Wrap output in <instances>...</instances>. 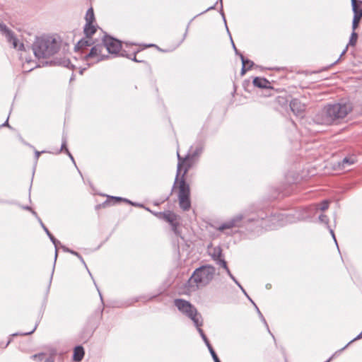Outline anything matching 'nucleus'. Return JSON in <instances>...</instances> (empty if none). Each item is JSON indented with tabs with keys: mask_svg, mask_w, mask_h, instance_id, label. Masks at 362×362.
Returning <instances> with one entry per match:
<instances>
[{
	"mask_svg": "<svg viewBox=\"0 0 362 362\" xmlns=\"http://www.w3.org/2000/svg\"><path fill=\"white\" fill-rule=\"evenodd\" d=\"M352 110L350 103L341 101L325 105L314 117L315 123L322 125L339 124Z\"/></svg>",
	"mask_w": 362,
	"mask_h": 362,
	"instance_id": "nucleus-1",
	"label": "nucleus"
},
{
	"mask_svg": "<svg viewBox=\"0 0 362 362\" xmlns=\"http://www.w3.org/2000/svg\"><path fill=\"white\" fill-rule=\"evenodd\" d=\"M177 156L178 163L173 189L179 182L178 199L180 207L183 211H189L191 208V202L189 199L190 189L189 184H187L185 180V175L191 167V164L189 163V161L191 160L189 158V154L188 153L184 158L181 157L178 152L177 153Z\"/></svg>",
	"mask_w": 362,
	"mask_h": 362,
	"instance_id": "nucleus-2",
	"label": "nucleus"
},
{
	"mask_svg": "<svg viewBox=\"0 0 362 362\" xmlns=\"http://www.w3.org/2000/svg\"><path fill=\"white\" fill-rule=\"evenodd\" d=\"M263 213L259 215L257 218H249L248 222H255L262 228L266 230H274L278 227L283 226L288 223H295L298 221H304L310 217V215H303L298 213V211L294 214L279 213L272 214L270 216H263Z\"/></svg>",
	"mask_w": 362,
	"mask_h": 362,
	"instance_id": "nucleus-3",
	"label": "nucleus"
},
{
	"mask_svg": "<svg viewBox=\"0 0 362 362\" xmlns=\"http://www.w3.org/2000/svg\"><path fill=\"white\" fill-rule=\"evenodd\" d=\"M216 269L213 266L204 265L196 269L187 281V288L195 291L208 285L214 279Z\"/></svg>",
	"mask_w": 362,
	"mask_h": 362,
	"instance_id": "nucleus-4",
	"label": "nucleus"
},
{
	"mask_svg": "<svg viewBox=\"0 0 362 362\" xmlns=\"http://www.w3.org/2000/svg\"><path fill=\"white\" fill-rule=\"evenodd\" d=\"M59 42L52 37H37L32 45L34 55L37 59L53 56L59 51Z\"/></svg>",
	"mask_w": 362,
	"mask_h": 362,
	"instance_id": "nucleus-5",
	"label": "nucleus"
},
{
	"mask_svg": "<svg viewBox=\"0 0 362 362\" xmlns=\"http://www.w3.org/2000/svg\"><path fill=\"white\" fill-rule=\"evenodd\" d=\"M174 305L182 314L189 318L194 326L203 325L202 315L190 302L182 298H176L174 300Z\"/></svg>",
	"mask_w": 362,
	"mask_h": 362,
	"instance_id": "nucleus-6",
	"label": "nucleus"
},
{
	"mask_svg": "<svg viewBox=\"0 0 362 362\" xmlns=\"http://www.w3.org/2000/svg\"><path fill=\"white\" fill-rule=\"evenodd\" d=\"M110 54H117L122 49V42L110 35H105L101 43Z\"/></svg>",
	"mask_w": 362,
	"mask_h": 362,
	"instance_id": "nucleus-7",
	"label": "nucleus"
},
{
	"mask_svg": "<svg viewBox=\"0 0 362 362\" xmlns=\"http://www.w3.org/2000/svg\"><path fill=\"white\" fill-rule=\"evenodd\" d=\"M104 46L102 44H98L93 46L90 52L85 55L86 60L90 59L93 60V63L99 62L107 58L108 56L103 53Z\"/></svg>",
	"mask_w": 362,
	"mask_h": 362,
	"instance_id": "nucleus-8",
	"label": "nucleus"
},
{
	"mask_svg": "<svg viewBox=\"0 0 362 362\" xmlns=\"http://www.w3.org/2000/svg\"><path fill=\"white\" fill-rule=\"evenodd\" d=\"M0 32L5 35L7 41L12 44L13 48L19 50H23L25 49L24 45L23 43H18V41L15 37L13 33L9 30L5 24L0 23Z\"/></svg>",
	"mask_w": 362,
	"mask_h": 362,
	"instance_id": "nucleus-9",
	"label": "nucleus"
},
{
	"mask_svg": "<svg viewBox=\"0 0 362 362\" xmlns=\"http://www.w3.org/2000/svg\"><path fill=\"white\" fill-rule=\"evenodd\" d=\"M329 207V202L327 200H324L321 202L320 205L313 204L308 206L305 208H303L298 211V213H300L303 215H310V217L306 218L305 220L311 218L316 212L318 211L319 209L321 211H325Z\"/></svg>",
	"mask_w": 362,
	"mask_h": 362,
	"instance_id": "nucleus-10",
	"label": "nucleus"
},
{
	"mask_svg": "<svg viewBox=\"0 0 362 362\" xmlns=\"http://www.w3.org/2000/svg\"><path fill=\"white\" fill-rule=\"evenodd\" d=\"M243 219V216L241 214H238L228 221L224 222L219 226L218 230L220 231H224L228 229H232L233 228L240 227L241 221Z\"/></svg>",
	"mask_w": 362,
	"mask_h": 362,
	"instance_id": "nucleus-11",
	"label": "nucleus"
},
{
	"mask_svg": "<svg viewBox=\"0 0 362 362\" xmlns=\"http://www.w3.org/2000/svg\"><path fill=\"white\" fill-rule=\"evenodd\" d=\"M352 10L354 11V18L352 21V29L355 30L358 26L360 20L362 17V10H358L357 0H351Z\"/></svg>",
	"mask_w": 362,
	"mask_h": 362,
	"instance_id": "nucleus-12",
	"label": "nucleus"
},
{
	"mask_svg": "<svg viewBox=\"0 0 362 362\" xmlns=\"http://www.w3.org/2000/svg\"><path fill=\"white\" fill-rule=\"evenodd\" d=\"M290 107L291 111L296 115H301L305 109V106L298 99L294 98L290 102Z\"/></svg>",
	"mask_w": 362,
	"mask_h": 362,
	"instance_id": "nucleus-13",
	"label": "nucleus"
},
{
	"mask_svg": "<svg viewBox=\"0 0 362 362\" xmlns=\"http://www.w3.org/2000/svg\"><path fill=\"white\" fill-rule=\"evenodd\" d=\"M253 85L260 88H271L270 82L265 78L255 77L253 79Z\"/></svg>",
	"mask_w": 362,
	"mask_h": 362,
	"instance_id": "nucleus-14",
	"label": "nucleus"
},
{
	"mask_svg": "<svg viewBox=\"0 0 362 362\" xmlns=\"http://www.w3.org/2000/svg\"><path fill=\"white\" fill-rule=\"evenodd\" d=\"M155 216L158 218H162L169 223L173 224L175 221V215L170 211L166 212H159L158 214H155Z\"/></svg>",
	"mask_w": 362,
	"mask_h": 362,
	"instance_id": "nucleus-15",
	"label": "nucleus"
},
{
	"mask_svg": "<svg viewBox=\"0 0 362 362\" xmlns=\"http://www.w3.org/2000/svg\"><path fill=\"white\" fill-rule=\"evenodd\" d=\"M203 149H204V146H203L202 144H198L194 148V149H193V147L191 146V148H190V149L189 151V153H188V154H189L190 160H192L196 157L199 156L201 155V153H202Z\"/></svg>",
	"mask_w": 362,
	"mask_h": 362,
	"instance_id": "nucleus-16",
	"label": "nucleus"
},
{
	"mask_svg": "<svg viewBox=\"0 0 362 362\" xmlns=\"http://www.w3.org/2000/svg\"><path fill=\"white\" fill-rule=\"evenodd\" d=\"M84 349L81 346H77L74 348L73 360L76 362L81 361L84 356Z\"/></svg>",
	"mask_w": 362,
	"mask_h": 362,
	"instance_id": "nucleus-17",
	"label": "nucleus"
},
{
	"mask_svg": "<svg viewBox=\"0 0 362 362\" xmlns=\"http://www.w3.org/2000/svg\"><path fill=\"white\" fill-rule=\"evenodd\" d=\"M92 45L91 40L88 38H83L78 42L75 46V49L83 50V49L90 47Z\"/></svg>",
	"mask_w": 362,
	"mask_h": 362,
	"instance_id": "nucleus-18",
	"label": "nucleus"
},
{
	"mask_svg": "<svg viewBox=\"0 0 362 362\" xmlns=\"http://www.w3.org/2000/svg\"><path fill=\"white\" fill-rule=\"evenodd\" d=\"M356 158L355 157L350 156V157H345L343 158V160L339 163V166L341 169H344L346 166H350L355 163Z\"/></svg>",
	"mask_w": 362,
	"mask_h": 362,
	"instance_id": "nucleus-19",
	"label": "nucleus"
},
{
	"mask_svg": "<svg viewBox=\"0 0 362 362\" xmlns=\"http://www.w3.org/2000/svg\"><path fill=\"white\" fill-rule=\"evenodd\" d=\"M96 31V29L93 23H86L84 26V33L87 38H90Z\"/></svg>",
	"mask_w": 362,
	"mask_h": 362,
	"instance_id": "nucleus-20",
	"label": "nucleus"
},
{
	"mask_svg": "<svg viewBox=\"0 0 362 362\" xmlns=\"http://www.w3.org/2000/svg\"><path fill=\"white\" fill-rule=\"evenodd\" d=\"M54 64H57V65H59V66H64V67H67V68H69L71 66V67H73L74 66H72L71 64V62L69 59L67 58H62V59H56L54 61Z\"/></svg>",
	"mask_w": 362,
	"mask_h": 362,
	"instance_id": "nucleus-21",
	"label": "nucleus"
},
{
	"mask_svg": "<svg viewBox=\"0 0 362 362\" xmlns=\"http://www.w3.org/2000/svg\"><path fill=\"white\" fill-rule=\"evenodd\" d=\"M212 259L214 261L218 260L222 258V250L220 247H215L211 254Z\"/></svg>",
	"mask_w": 362,
	"mask_h": 362,
	"instance_id": "nucleus-22",
	"label": "nucleus"
},
{
	"mask_svg": "<svg viewBox=\"0 0 362 362\" xmlns=\"http://www.w3.org/2000/svg\"><path fill=\"white\" fill-rule=\"evenodd\" d=\"M109 197L111 198L112 200H114L115 202L123 201V202H127V203H128V204H131L132 206L144 207L143 206V204L132 202V201H130V200H129L127 199L122 198V197Z\"/></svg>",
	"mask_w": 362,
	"mask_h": 362,
	"instance_id": "nucleus-23",
	"label": "nucleus"
},
{
	"mask_svg": "<svg viewBox=\"0 0 362 362\" xmlns=\"http://www.w3.org/2000/svg\"><path fill=\"white\" fill-rule=\"evenodd\" d=\"M86 23H93L95 20L94 12L92 8L88 9L86 13Z\"/></svg>",
	"mask_w": 362,
	"mask_h": 362,
	"instance_id": "nucleus-24",
	"label": "nucleus"
},
{
	"mask_svg": "<svg viewBox=\"0 0 362 362\" xmlns=\"http://www.w3.org/2000/svg\"><path fill=\"white\" fill-rule=\"evenodd\" d=\"M240 58L241 59L242 64L245 65L247 68V69H250L254 65V62L248 59H245L242 54H240Z\"/></svg>",
	"mask_w": 362,
	"mask_h": 362,
	"instance_id": "nucleus-25",
	"label": "nucleus"
},
{
	"mask_svg": "<svg viewBox=\"0 0 362 362\" xmlns=\"http://www.w3.org/2000/svg\"><path fill=\"white\" fill-rule=\"evenodd\" d=\"M66 145H67L66 136L64 134L62 136V146H61L60 149L58 151L57 153H59L61 152L66 153V149H68L66 147Z\"/></svg>",
	"mask_w": 362,
	"mask_h": 362,
	"instance_id": "nucleus-26",
	"label": "nucleus"
},
{
	"mask_svg": "<svg viewBox=\"0 0 362 362\" xmlns=\"http://www.w3.org/2000/svg\"><path fill=\"white\" fill-rule=\"evenodd\" d=\"M49 238L50 239V240L52 241V243L54 244L55 248H56V250H55V256H54V262H56L57 260V246L59 245H61L60 242L57 240L54 236L53 235H52L51 236L49 237Z\"/></svg>",
	"mask_w": 362,
	"mask_h": 362,
	"instance_id": "nucleus-27",
	"label": "nucleus"
},
{
	"mask_svg": "<svg viewBox=\"0 0 362 362\" xmlns=\"http://www.w3.org/2000/svg\"><path fill=\"white\" fill-rule=\"evenodd\" d=\"M49 238L50 239V240L52 241V243L54 244L55 248H56V250H55V256H54V262H56L57 260V246L59 245H61L60 242L57 240L54 236L53 235H52L51 236L49 237Z\"/></svg>",
	"mask_w": 362,
	"mask_h": 362,
	"instance_id": "nucleus-28",
	"label": "nucleus"
},
{
	"mask_svg": "<svg viewBox=\"0 0 362 362\" xmlns=\"http://www.w3.org/2000/svg\"><path fill=\"white\" fill-rule=\"evenodd\" d=\"M252 303L254 305V306H255V309H256V310H257V313H258V315H259V318L261 319V320L263 322V323H264V324L265 325V326L267 327V329H268L269 332L271 334L270 330H269V327H268V325H267V321H266L265 318L264 317L263 315L262 314V313H261V312H260V310H259V308H258V307L257 306V305L254 303V301H253Z\"/></svg>",
	"mask_w": 362,
	"mask_h": 362,
	"instance_id": "nucleus-29",
	"label": "nucleus"
},
{
	"mask_svg": "<svg viewBox=\"0 0 362 362\" xmlns=\"http://www.w3.org/2000/svg\"><path fill=\"white\" fill-rule=\"evenodd\" d=\"M45 358H46V354H45V353H40V354H34V355L31 356V358H33V360L37 361H43L44 362V360Z\"/></svg>",
	"mask_w": 362,
	"mask_h": 362,
	"instance_id": "nucleus-30",
	"label": "nucleus"
},
{
	"mask_svg": "<svg viewBox=\"0 0 362 362\" xmlns=\"http://www.w3.org/2000/svg\"><path fill=\"white\" fill-rule=\"evenodd\" d=\"M357 39H358V34L355 32V30H353V32L351 35L350 39H349V45H351V46H354L356 43Z\"/></svg>",
	"mask_w": 362,
	"mask_h": 362,
	"instance_id": "nucleus-31",
	"label": "nucleus"
},
{
	"mask_svg": "<svg viewBox=\"0 0 362 362\" xmlns=\"http://www.w3.org/2000/svg\"><path fill=\"white\" fill-rule=\"evenodd\" d=\"M362 339V332L358 334L357 335L354 339H353L352 340H351L345 346H344L342 349H339L337 351V352H341L343 351L344 350H345L351 343H353L354 341H356V340H358V339Z\"/></svg>",
	"mask_w": 362,
	"mask_h": 362,
	"instance_id": "nucleus-32",
	"label": "nucleus"
},
{
	"mask_svg": "<svg viewBox=\"0 0 362 362\" xmlns=\"http://www.w3.org/2000/svg\"><path fill=\"white\" fill-rule=\"evenodd\" d=\"M202 325H199V326H195L197 329V331L199 333L202 339H203V341H204V343H206V341H209V339H207L206 334H204L203 329L201 328Z\"/></svg>",
	"mask_w": 362,
	"mask_h": 362,
	"instance_id": "nucleus-33",
	"label": "nucleus"
},
{
	"mask_svg": "<svg viewBox=\"0 0 362 362\" xmlns=\"http://www.w3.org/2000/svg\"><path fill=\"white\" fill-rule=\"evenodd\" d=\"M318 219L320 223H325L327 226V228H329V218L326 215L320 214L318 217Z\"/></svg>",
	"mask_w": 362,
	"mask_h": 362,
	"instance_id": "nucleus-34",
	"label": "nucleus"
},
{
	"mask_svg": "<svg viewBox=\"0 0 362 362\" xmlns=\"http://www.w3.org/2000/svg\"><path fill=\"white\" fill-rule=\"evenodd\" d=\"M215 262H216L217 264H218L219 266L223 267L226 271L228 269V267L227 266V263H226V262L225 261L224 259L221 258L220 259L216 260Z\"/></svg>",
	"mask_w": 362,
	"mask_h": 362,
	"instance_id": "nucleus-35",
	"label": "nucleus"
},
{
	"mask_svg": "<svg viewBox=\"0 0 362 362\" xmlns=\"http://www.w3.org/2000/svg\"><path fill=\"white\" fill-rule=\"evenodd\" d=\"M38 222L40 223L41 227L44 230V231L46 233L48 237L51 236L52 234L49 232L48 228L45 226V225L43 223L42 221L40 218H38Z\"/></svg>",
	"mask_w": 362,
	"mask_h": 362,
	"instance_id": "nucleus-36",
	"label": "nucleus"
},
{
	"mask_svg": "<svg viewBox=\"0 0 362 362\" xmlns=\"http://www.w3.org/2000/svg\"><path fill=\"white\" fill-rule=\"evenodd\" d=\"M226 27L227 31H228V34H229V35H230V41H231V44H232L233 48V49H234V51H235V54H237V55H239V56H240V54H241V53H240V52L238 50V49L236 48V47H235V44H234V42H233V39H232V37H231V35H230V32H229V30H228V27H227V25H226Z\"/></svg>",
	"mask_w": 362,
	"mask_h": 362,
	"instance_id": "nucleus-37",
	"label": "nucleus"
},
{
	"mask_svg": "<svg viewBox=\"0 0 362 362\" xmlns=\"http://www.w3.org/2000/svg\"><path fill=\"white\" fill-rule=\"evenodd\" d=\"M37 325H35V326L34 327V328H33L31 331H30V332H25V333H14V334H12V336H18V335H30V334H33V333L35 332V329H36V328H37Z\"/></svg>",
	"mask_w": 362,
	"mask_h": 362,
	"instance_id": "nucleus-38",
	"label": "nucleus"
},
{
	"mask_svg": "<svg viewBox=\"0 0 362 362\" xmlns=\"http://www.w3.org/2000/svg\"><path fill=\"white\" fill-rule=\"evenodd\" d=\"M218 2H220V4H221L220 13H221V16H222V17H223V19L224 23H225V25H227V24H226V18H225L224 13H223V3H222V0H218V1H216V4H218Z\"/></svg>",
	"mask_w": 362,
	"mask_h": 362,
	"instance_id": "nucleus-39",
	"label": "nucleus"
},
{
	"mask_svg": "<svg viewBox=\"0 0 362 362\" xmlns=\"http://www.w3.org/2000/svg\"><path fill=\"white\" fill-rule=\"evenodd\" d=\"M77 257L79 259V260L81 262V263L84 265V267H86V269L88 270V273H89L90 276H91V278L93 279V276H92V274H91V273L90 272L89 269H88V267H87V265H86V262H85V261H84L83 258L82 257V256H81V255H79V256H78Z\"/></svg>",
	"mask_w": 362,
	"mask_h": 362,
	"instance_id": "nucleus-40",
	"label": "nucleus"
},
{
	"mask_svg": "<svg viewBox=\"0 0 362 362\" xmlns=\"http://www.w3.org/2000/svg\"><path fill=\"white\" fill-rule=\"evenodd\" d=\"M226 272L228 274V275L230 276V278L237 284V285H239V282L238 281V280L235 279V277L231 274L230 269H228V270H226Z\"/></svg>",
	"mask_w": 362,
	"mask_h": 362,
	"instance_id": "nucleus-41",
	"label": "nucleus"
},
{
	"mask_svg": "<svg viewBox=\"0 0 362 362\" xmlns=\"http://www.w3.org/2000/svg\"><path fill=\"white\" fill-rule=\"evenodd\" d=\"M238 286L240 288V290L242 291V292L245 294V296L249 299V300L252 303L253 300L250 298V296L247 295L246 291L244 289V288L241 286L240 284H239V285H238Z\"/></svg>",
	"mask_w": 362,
	"mask_h": 362,
	"instance_id": "nucleus-42",
	"label": "nucleus"
},
{
	"mask_svg": "<svg viewBox=\"0 0 362 362\" xmlns=\"http://www.w3.org/2000/svg\"><path fill=\"white\" fill-rule=\"evenodd\" d=\"M347 49H348V45L346 47V48L342 51V52L341 53L339 57L332 64V65H334L336 64H337L339 60L341 59V57L347 51Z\"/></svg>",
	"mask_w": 362,
	"mask_h": 362,
	"instance_id": "nucleus-43",
	"label": "nucleus"
},
{
	"mask_svg": "<svg viewBox=\"0 0 362 362\" xmlns=\"http://www.w3.org/2000/svg\"><path fill=\"white\" fill-rule=\"evenodd\" d=\"M138 52H139V50H137L136 52H134V53H133V55H134V56H133V57H132V56L130 55V58H129V59H132V61L136 62H144V61H143V60H139V59H136V54Z\"/></svg>",
	"mask_w": 362,
	"mask_h": 362,
	"instance_id": "nucleus-44",
	"label": "nucleus"
},
{
	"mask_svg": "<svg viewBox=\"0 0 362 362\" xmlns=\"http://www.w3.org/2000/svg\"><path fill=\"white\" fill-rule=\"evenodd\" d=\"M171 226H172V230L176 234V235H178L179 234V232H178V230H177V225L175 222H174L173 224H171Z\"/></svg>",
	"mask_w": 362,
	"mask_h": 362,
	"instance_id": "nucleus-45",
	"label": "nucleus"
},
{
	"mask_svg": "<svg viewBox=\"0 0 362 362\" xmlns=\"http://www.w3.org/2000/svg\"><path fill=\"white\" fill-rule=\"evenodd\" d=\"M206 346H207L208 349H209V351L210 352V354H212V353H214L215 351L214 349H213L212 346L211 345L209 341H206L205 343Z\"/></svg>",
	"mask_w": 362,
	"mask_h": 362,
	"instance_id": "nucleus-46",
	"label": "nucleus"
},
{
	"mask_svg": "<svg viewBox=\"0 0 362 362\" xmlns=\"http://www.w3.org/2000/svg\"><path fill=\"white\" fill-rule=\"evenodd\" d=\"M214 362H221L216 352L211 354Z\"/></svg>",
	"mask_w": 362,
	"mask_h": 362,
	"instance_id": "nucleus-47",
	"label": "nucleus"
},
{
	"mask_svg": "<svg viewBox=\"0 0 362 362\" xmlns=\"http://www.w3.org/2000/svg\"><path fill=\"white\" fill-rule=\"evenodd\" d=\"M0 203L1 204H15L16 202L14 201H9V200H0Z\"/></svg>",
	"mask_w": 362,
	"mask_h": 362,
	"instance_id": "nucleus-48",
	"label": "nucleus"
},
{
	"mask_svg": "<svg viewBox=\"0 0 362 362\" xmlns=\"http://www.w3.org/2000/svg\"><path fill=\"white\" fill-rule=\"evenodd\" d=\"M44 362H54V358L52 356H46V358H45Z\"/></svg>",
	"mask_w": 362,
	"mask_h": 362,
	"instance_id": "nucleus-49",
	"label": "nucleus"
},
{
	"mask_svg": "<svg viewBox=\"0 0 362 362\" xmlns=\"http://www.w3.org/2000/svg\"><path fill=\"white\" fill-rule=\"evenodd\" d=\"M121 51V53H120V55L122 57H125L127 58H130V54H127V51L126 50H120Z\"/></svg>",
	"mask_w": 362,
	"mask_h": 362,
	"instance_id": "nucleus-50",
	"label": "nucleus"
},
{
	"mask_svg": "<svg viewBox=\"0 0 362 362\" xmlns=\"http://www.w3.org/2000/svg\"><path fill=\"white\" fill-rule=\"evenodd\" d=\"M66 153L69 156V158L72 160V162L76 165L74 158L71 153L69 152V149H66Z\"/></svg>",
	"mask_w": 362,
	"mask_h": 362,
	"instance_id": "nucleus-51",
	"label": "nucleus"
},
{
	"mask_svg": "<svg viewBox=\"0 0 362 362\" xmlns=\"http://www.w3.org/2000/svg\"><path fill=\"white\" fill-rule=\"evenodd\" d=\"M328 228L329 230L330 235H332V238H333L336 245H337V240H336V238H335V235H334V230L332 228H330L329 227Z\"/></svg>",
	"mask_w": 362,
	"mask_h": 362,
	"instance_id": "nucleus-52",
	"label": "nucleus"
},
{
	"mask_svg": "<svg viewBox=\"0 0 362 362\" xmlns=\"http://www.w3.org/2000/svg\"><path fill=\"white\" fill-rule=\"evenodd\" d=\"M247 70H248L247 68L245 65L242 64V69H241L240 74L242 76H243L246 73V71Z\"/></svg>",
	"mask_w": 362,
	"mask_h": 362,
	"instance_id": "nucleus-53",
	"label": "nucleus"
},
{
	"mask_svg": "<svg viewBox=\"0 0 362 362\" xmlns=\"http://www.w3.org/2000/svg\"><path fill=\"white\" fill-rule=\"evenodd\" d=\"M42 153H44V151H42V152H40V151H35V158L36 160H38L39 157H40V155Z\"/></svg>",
	"mask_w": 362,
	"mask_h": 362,
	"instance_id": "nucleus-54",
	"label": "nucleus"
},
{
	"mask_svg": "<svg viewBox=\"0 0 362 362\" xmlns=\"http://www.w3.org/2000/svg\"><path fill=\"white\" fill-rule=\"evenodd\" d=\"M61 247L62 249L63 250L64 252H70L71 251V249L68 248L67 247L64 246V245H61Z\"/></svg>",
	"mask_w": 362,
	"mask_h": 362,
	"instance_id": "nucleus-55",
	"label": "nucleus"
},
{
	"mask_svg": "<svg viewBox=\"0 0 362 362\" xmlns=\"http://www.w3.org/2000/svg\"><path fill=\"white\" fill-rule=\"evenodd\" d=\"M21 208L24 210L30 211V212H31V210H33V209L28 206H21Z\"/></svg>",
	"mask_w": 362,
	"mask_h": 362,
	"instance_id": "nucleus-56",
	"label": "nucleus"
},
{
	"mask_svg": "<svg viewBox=\"0 0 362 362\" xmlns=\"http://www.w3.org/2000/svg\"><path fill=\"white\" fill-rule=\"evenodd\" d=\"M215 6H216V4L209 7L207 9H206L204 11L202 12L200 14L204 13L209 10L214 9L215 8Z\"/></svg>",
	"mask_w": 362,
	"mask_h": 362,
	"instance_id": "nucleus-57",
	"label": "nucleus"
},
{
	"mask_svg": "<svg viewBox=\"0 0 362 362\" xmlns=\"http://www.w3.org/2000/svg\"><path fill=\"white\" fill-rule=\"evenodd\" d=\"M69 253L75 255L76 257H78L80 255L78 252H76V251H74L73 250H71Z\"/></svg>",
	"mask_w": 362,
	"mask_h": 362,
	"instance_id": "nucleus-58",
	"label": "nucleus"
},
{
	"mask_svg": "<svg viewBox=\"0 0 362 362\" xmlns=\"http://www.w3.org/2000/svg\"><path fill=\"white\" fill-rule=\"evenodd\" d=\"M31 213L33 214V215L37 218V220L38 221V218H40L37 215V214L33 209L31 210Z\"/></svg>",
	"mask_w": 362,
	"mask_h": 362,
	"instance_id": "nucleus-59",
	"label": "nucleus"
},
{
	"mask_svg": "<svg viewBox=\"0 0 362 362\" xmlns=\"http://www.w3.org/2000/svg\"><path fill=\"white\" fill-rule=\"evenodd\" d=\"M93 281H95L93 280ZM94 284L95 285V286H97V285H96V283H95V282H94ZM96 288H97V290H98V293H99V295H100V299H101V300H103L102 294H101V293L100 292L99 288H98V287H96Z\"/></svg>",
	"mask_w": 362,
	"mask_h": 362,
	"instance_id": "nucleus-60",
	"label": "nucleus"
},
{
	"mask_svg": "<svg viewBox=\"0 0 362 362\" xmlns=\"http://www.w3.org/2000/svg\"><path fill=\"white\" fill-rule=\"evenodd\" d=\"M3 127H10L9 124H8V119H6V121L2 124Z\"/></svg>",
	"mask_w": 362,
	"mask_h": 362,
	"instance_id": "nucleus-61",
	"label": "nucleus"
},
{
	"mask_svg": "<svg viewBox=\"0 0 362 362\" xmlns=\"http://www.w3.org/2000/svg\"><path fill=\"white\" fill-rule=\"evenodd\" d=\"M145 209H146V210H147V211H150L151 213H152V214H154V215H155V214H156V212L152 211L151 209H148V208H147V207H145Z\"/></svg>",
	"mask_w": 362,
	"mask_h": 362,
	"instance_id": "nucleus-62",
	"label": "nucleus"
},
{
	"mask_svg": "<svg viewBox=\"0 0 362 362\" xmlns=\"http://www.w3.org/2000/svg\"><path fill=\"white\" fill-rule=\"evenodd\" d=\"M358 4H360L357 1L358 10H361L362 7H359Z\"/></svg>",
	"mask_w": 362,
	"mask_h": 362,
	"instance_id": "nucleus-63",
	"label": "nucleus"
},
{
	"mask_svg": "<svg viewBox=\"0 0 362 362\" xmlns=\"http://www.w3.org/2000/svg\"><path fill=\"white\" fill-rule=\"evenodd\" d=\"M154 46H156V45H153V44H150V45H147V47H154Z\"/></svg>",
	"mask_w": 362,
	"mask_h": 362,
	"instance_id": "nucleus-64",
	"label": "nucleus"
}]
</instances>
